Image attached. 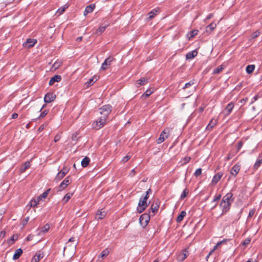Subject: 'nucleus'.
<instances>
[{
  "label": "nucleus",
  "instance_id": "48",
  "mask_svg": "<svg viewBox=\"0 0 262 262\" xmlns=\"http://www.w3.org/2000/svg\"><path fill=\"white\" fill-rule=\"evenodd\" d=\"M30 166V163L29 161L26 162L24 164V169L23 170V171H25L27 169L29 168Z\"/></svg>",
  "mask_w": 262,
  "mask_h": 262
},
{
  "label": "nucleus",
  "instance_id": "18",
  "mask_svg": "<svg viewBox=\"0 0 262 262\" xmlns=\"http://www.w3.org/2000/svg\"><path fill=\"white\" fill-rule=\"evenodd\" d=\"M198 55V52L196 50H194L191 52H188L186 55V59H191L195 57H196Z\"/></svg>",
  "mask_w": 262,
  "mask_h": 262
},
{
  "label": "nucleus",
  "instance_id": "21",
  "mask_svg": "<svg viewBox=\"0 0 262 262\" xmlns=\"http://www.w3.org/2000/svg\"><path fill=\"white\" fill-rule=\"evenodd\" d=\"M23 252V250L21 248L17 249L15 250L14 254L13 256L14 260L18 259Z\"/></svg>",
  "mask_w": 262,
  "mask_h": 262
},
{
  "label": "nucleus",
  "instance_id": "23",
  "mask_svg": "<svg viewBox=\"0 0 262 262\" xmlns=\"http://www.w3.org/2000/svg\"><path fill=\"white\" fill-rule=\"evenodd\" d=\"M90 162V159L88 157H84L81 161V166L86 167Z\"/></svg>",
  "mask_w": 262,
  "mask_h": 262
},
{
  "label": "nucleus",
  "instance_id": "34",
  "mask_svg": "<svg viewBox=\"0 0 262 262\" xmlns=\"http://www.w3.org/2000/svg\"><path fill=\"white\" fill-rule=\"evenodd\" d=\"M188 193H189V190L187 188H185L183 190V191L182 192V193L180 196L181 200H183L187 196V195Z\"/></svg>",
  "mask_w": 262,
  "mask_h": 262
},
{
  "label": "nucleus",
  "instance_id": "27",
  "mask_svg": "<svg viewBox=\"0 0 262 262\" xmlns=\"http://www.w3.org/2000/svg\"><path fill=\"white\" fill-rule=\"evenodd\" d=\"M157 12H158V11L157 10L153 9L152 10H151V11H150L148 13V18L149 19H152V18H154L155 17V16H156L157 15Z\"/></svg>",
  "mask_w": 262,
  "mask_h": 262
},
{
  "label": "nucleus",
  "instance_id": "32",
  "mask_svg": "<svg viewBox=\"0 0 262 262\" xmlns=\"http://www.w3.org/2000/svg\"><path fill=\"white\" fill-rule=\"evenodd\" d=\"M223 69L224 68L222 66H219V67H217L216 69H215L213 70V74H219L223 71Z\"/></svg>",
  "mask_w": 262,
  "mask_h": 262
},
{
  "label": "nucleus",
  "instance_id": "51",
  "mask_svg": "<svg viewBox=\"0 0 262 262\" xmlns=\"http://www.w3.org/2000/svg\"><path fill=\"white\" fill-rule=\"evenodd\" d=\"M48 112H49L48 110L43 111L41 113V114H40L38 118H41L44 117L45 116H46L47 115Z\"/></svg>",
  "mask_w": 262,
  "mask_h": 262
},
{
  "label": "nucleus",
  "instance_id": "43",
  "mask_svg": "<svg viewBox=\"0 0 262 262\" xmlns=\"http://www.w3.org/2000/svg\"><path fill=\"white\" fill-rule=\"evenodd\" d=\"M50 191V189H49L45 191L44 192H43L40 195L41 198L42 199H45L47 195H48L49 191Z\"/></svg>",
  "mask_w": 262,
  "mask_h": 262
},
{
  "label": "nucleus",
  "instance_id": "40",
  "mask_svg": "<svg viewBox=\"0 0 262 262\" xmlns=\"http://www.w3.org/2000/svg\"><path fill=\"white\" fill-rule=\"evenodd\" d=\"M261 163H262V159L256 161L253 166V168L255 169H257L260 166Z\"/></svg>",
  "mask_w": 262,
  "mask_h": 262
},
{
  "label": "nucleus",
  "instance_id": "52",
  "mask_svg": "<svg viewBox=\"0 0 262 262\" xmlns=\"http://www.w3.org/2000/svg\"><path fill=\"white\" fill-rule=\"evenodd\" d=\"M191 159V158L190 157H186L183 159V164H186L187 163H188Z\"/></svg>",
  "mask_w": 262,
  "mask_h": 262
},
{
  "label": "nucleus",
  "instance_id": "64",
  "mask_svg": "<svg viewBox=\"0 0 262 262\" xmlns=\"http://www.w3.org/2000/svg\"><path fill=\"white\" fill-rule=\"evenodd\" d=\"M17 117H18V114L16 113H14L12 115V118H13V119L17 118Z\"/></svg>",
  "mask_w": 262,
  "mask_h": 262
},
{
  "label": "nucleus",
  "instance_id": "49",
  "mask_svg": "<svg viewBox=\"0 0 262 262\" xmlns=\"http://www.w3.org/2000/svg\"><path fill=\"white\" fill-rule=\"evenodd\" d=\"M260 32L258 30L254 32L251 35L252 38H255L260 35Z\"/></svg>",
  "mask_w": 262,
  "mask_h": 262
},
{
  "label": "nucleus",
  "instance_id": "50",
  "mask_svg": "<svg viewBox=\"0 0 262 262\" xmlns=\"http://www.w3.org/2000/svg\"><path fill=\"white\" fill-rule=\"evenodd\" d=\"M255 212V210L254 209H252L250 210V211L249 212L248 218L249 219L250 217H252L253 216Z\"/></svg>",
  "mask_w": 262,
  "mask_h": 262
},
{
  "label": "nucleus",
  "instance_id": "22",
  "mask_svg": "<svg viewBox=\"0 0 262 262\" xmlns=\"http://www.w3.org/2000/svg\"><path fill=\"white\" fill-rule=\"evenodd\" d=\"M216 124V120H213L211 119L209 124L206 126V129L208 130H211L212 128Z\"/></svg>",
  "mask_w": 262,
  "mask_h": 262
},
{
  "label": "nucleus",
  "instance_id": "19",
  "mask_svg": "<svg viewBox=\"0 0 262 262\" xmlns=\"http://www.w3.org/2000/svg\"><path fill=\"white\" fill-rule=\"evenodd\" d=\"M216 27V24L214 22L208 25L206 28V32L210 33Z\"/></svg>",
  "mask_w": 262,
  "mask_h": 262
},
{
  "label": "nucleus",
  "instance_id": "47",
  "mask_svg": "<svg viewBox=\"0 0 262 262\" xmlns=\"http://www.w3.org/2000/svg\"><path fill=\"white\" fill-rule=\"evenodd\" d=\"M198 31L197 30H194L190 31L189 33V34L190 35V37H193L198 34Z\"/></svg>",
  "mask_w": 262,
  "mask_h": 262
},
{
  "label": "nucleus",
  "instance_id": "6",
  "mask_svg": "<svg viewBox=\"0 0 262 262\" xmlns=\"http://www.w3.org/2000/svg\"><path fill=\"white\" fill-rule=\"evenodd\" d=\"M220 207L222 209V213L221 215H224L228 212L230 209L231 206V204H230V203H225L224 202L221 201L220 203Z\"/></svg>",
  "mask_w": 262,
  "mask_h": 262
},
{
  "label": "nucleus",
  "instance_id": "35",
  "mask_svg": "<svg viewBox=\"0 0 262 262\" xmlns=\"http://www.w3.org/2000/svg\"><path fill=\"white\" fill-rule=\"evenodd\" d=\"M49 228H50L49 225L46 224L41 228V229L39 232V233L41 232L45 233V232H47L49 230Z\"/></svg>",
  "mask_w": 262,
  "mask_h": 262
},
{
  "label": "nucleus",
  "instance_id": "42",
  "mask_svg": "<svg viewBox=\"0 0 262 262\" xmlns=\"http://www.w3.org/2000/svg\"><path fill=\"white\" fill-rule=\"evenodd\" d=\"M243 145V143L242 141H239V142H238L237 145V150L235 151V153L238 152L240 150Z\"/></svg>",
  "mask_w": 262,
  "mask_h": 262
},
{
  "label": "nucleus",
  "instance_id": "37",
  "mask_svg": "<svg viewBox=\"0 0 262 262\" xmlns=\"http://www.w3.org/2000/svg\"><path fill=\"white\" fill-rule=\"evenodd\" d=\"M61 65V61H56V62H55L54 63L52 68H53L55 70L57 69L59 67H60Z\"/></svg>",
  "mask_w": 262,
  "mask_h": 262
},
{
  "label": "nucleus",
  "instance_id": "38",
  "mask_svg": "<svg viewBox=\"0 0 262 262\" xmlns=\"http://www.w3.org/2000/svg\"><path fill=\"white\" fill-rule=\"evenodd\" d=\"M152 93L153 92L151 91L150 89H148L144 93V94L142 95V96L145 97H148L150 95H151Z\"/></svg>",
  "mask_w": 262,
  "mask_h": 262
},
{
  "label": "nucleus",
  "instance_id": "46",
  "mask_svg": "<svg viewBox=\"0 0 262 262\" xmlns=\"http://www.w3.org/2000/svg\"><path fill=\"white\" fill-rule=\"evenodd\" d=\"M193 80L190 81L189 82L186 83L184 86L183 87V89H185V88H189L190 86L194 84Z\"/></svg>",
  "mask_w": 262,
  "mask_h": 262
},
{
  "label": "nucleus",
  "instance_id": "36",
  "mask_svg": "<svg viewBox=\"0 0 262 262\" xmlns=\"http://www.w3.org/2000/svg\"><path fill=\"white\" fill-rule=\"evenodd\" d=\"M109 254V251L107 249H105V250H103L101 253H100L99 256L101 257H104L105 256H106Z\"/></svg>",
  "mask_w": 262,
  "mask_h": 262
},
{
  "label": "nucleus",
  "instance_id": "7",
  "mask_svg": "<svg viewBox=\"0 0 262 262\" xmlns=\"http://www.w3.org/2000/svg\"><path fill=\"white\" fill-rule=\"evenodd\" d=\"M234 106V103L231 102L229 103L226 108L223 111V113L224 114L225 116H229L231 113L232 112Z\"/></svg>",
  "mask_w": 262,
  "mask_h": 262
},
{
  "label": "nucleus",
  "instance_id": "28",
  "mask_svg": "<svg viewBox=\"0 0 262 262\" xmlns=\"http://www.w3.org/2000/svg\"><path fill=\"white\" fill-rule=\"evenodd\" d=\"M255 69V66L254 65H248L247 66L246 71L248 74H250L253 72Z\"/></svg>",
  "mask_w": 262,
  "mask_h": 262
},
{
  "label": "nucleus",
  "instance_id": "58",
  "mask_svg": "<svg viewBox=\"0 0 262 262\" xmlns=\"http://www.w3.org/2000/svg\"><path fill=\"white\" fill-rule=\"evenodd\" d=\"M5 235H6L5 231L3 230V231H0V238L4 237L5 236Z\"/></svg>",
  "mask_w": 262,
  "mask_h": 262
},
{
  "label": "nucleus",
  "instance_id": "13",
  "mask_svg": "<svg viewBox=\"0 0 262 262\" xmlns=\"http://www.w3.org/2000/svg\"><path fill=\"white\" fill-rule=\"evenodd\" d=\"M36 42V40L29 38L28 39L25 43H24L23 46L26 48H30L32 47Z\"/></svg>",
  "mask_w": 262,
  "mask_h": 262
},
{
  "label": "nucleus",
  "instance_id": "11",
  "mask_svg": "<svg viewBox=\"0 0 262 262\" xmlns=\"http://www.w3.org/2000/svg\"><path fill=\"white\" fill-rule=\"evenodd\" d=\"M68 170L66 167H63L56 175L55 180L56 181L61 180L67 173Z\"/></svg>",
  "mask_w": 262,
  "mask_h": 262
},
{
  "label": "nucleus",
  "instance_id": "41",
  "mask_svg": "<svg viewBox=\"0 0 262 262\" xmlns=\"http://www.w3.org/2000/svg\"><path fill=\"white\" fill-rule=\"evenodd\" d=\"M97 80V78L96 76H94L92 78H91L89 81L87 82L88 83V85H92L93 83Z\"/></svg>",
  "mask_w": 262,
  "mask_h": 262
},
{
  "label": "nucleus",
  "instance_id": "1",
  "mask_svg": "<svg viewBox=\"0 0 262 262\" xmlns=\"http://www.w3.org/2000/svg\"><path fill=\"white\" fill-rule=\"evenodd\" d=\"M107 119V117L103 116L99 117L97 120L93 123V128L98 130L102 128L106 124Z\"/></svg>",
  "mask_w": 262,
  "mask_h": 262
},
{
  "label": "nucleus",
  "instance_id": "20",
  "mask_svg": "<svg viewBox=\"0 0 262 262\" xmlns=\"http://www.w3.org/2000/svg\"><path fill=\"white\" fill-rule=\"evenodd\" d=\"M108 24H105L104 25H101L96 31V34L99 35L103 33L106 28L108 27Z\"/></svg>",
  "mask_w": 262,
  "mask_h": 262
},
{
  "label": "nucleus",
  "instance_id": "9",
  "mask_svg": "<svg viewBox=\"0 0 262 262\" xmlns=\"http://www.w3.org/2000/svg\"><path fill=\"white\" fill-rule=\"evenodd\" d=\"M234 199L233 197V194L231 192H229L223 196L221 201L227 203H230V204H232V203L234 202Z\"/></svg>",
  "mask_w": 262,
  "mask_h": 262
},
{
  "label": "nucleus",
  "instance_id": "17",
  "mask_svg": "<svg viewBox=\"0 0 262 262\" xmlns=\"http://www.w3.org/2000/svg\"><path fill=\"white\" fill-rule=\"evenodd\" d=\"M61 80V76L60 75H55L53 77H52L49 83V85H52L55 82H59Z\"/></svg>",
  "mask_w": 262,
  "mask_h": 262
},
{
  "label": "nucleus",
  "instance_id": "8",
  "mask_svg": "<svg viewBox=\"0 0 262 262\" xmlns=\"http://www.w3.org/2000/svg\"><path fill=\"white\" fill-rule=\"evenodd\" d=\"M71 180L69 177L66 178L59 186V191H62L70 183Z\"/></svg>",
  "mask_w": 262,
  "mask_h": 262
},
{
  "label": "nucleus",
  "instance_id": "2",
  "mask_svg": "<svg viewBox=\"0 0 262 262\" xmlns=\"http://www.w3.org/2000/svg\"><path fill=\"white\" fill-rule=\"evenodd\" d=\"M148 198V196H144V197L141 198L138 203V206L139 208L137 209V211L139 213L143 212L146 208L147 206L146 202Z\"/></svg>",
  "mask_w": 262,
  "mask_h": 262
},
{
  "label": "nucleus",
  "instance_id": "5",
  "mask_svg": "<svg viewBox=\"0 0 262 262\" xmlns=\"http://www.w3.org/2000/svg\"><path fill=\"white\" fill-rule=\"evenodd\" d=\"M112 106L111 105H103L100 108V114L105 116L108 117V115L110 114L112 111Z\"/></svg>",
  "mask_w": 262,
  "mask_h": 262
},
{
  "label": "nucleus",
  "instance_id": "16",
  "mask_svg": "<svg viewBox=\"0 0 262 262\" xmlns=\"http://www.w3.org/2000/svg\"><path fill=\"white\" fill-rule=\"evenodd\" d=\"M240 170V166L235 164L234 165L230 170V173L235 177L238 173Z\"/></svg>",
  "mask_w": 262,
  "mask_h": 262
},
{
  "label": "nucleus",
  "instance_id": "12",
  "mask_svg": "<svg viewBox=\"0 0 262 262\" xmlns=\"http://www.w3.org/2000/svg\"><path fill=\"white\" fill-rule=\"evenodd\" d=\"M115 60V58H114L112 57H108L107 58L105 61L102 63L101 69L102 70H105L106 69V66L110 65L111 62Z\"/></svg>",
  "mask_w": 262,
  "mask_h": 262
},
{
  "label": "nucleus",
  "instance_id": "25",
  "mask_svg": "<svg viewBox=\"0 0 262 262\" xmlns=\"http://www.w3.org/2000/svg\"><path fill=\"white\" fill-rule=\"evenodd\" d=\"M148 78L143 77L138 80L137 82H138V84L141 86L146 84L148 82Z\"/></svg>",
  "mask_w": 262,
  "mask_h": 262
},
{
  "label": "nucleus",
  "instance_id": "62",
  "mask_svg": "<svg viewBox=\"0 0 262 262\" xmlns=\"http://www.w3.org/2000/svg\"><path fill=\"white\" fill-rule=\"evenodd\" d=\"M42 198L39 195L38 196L36 199H34V200L36 201V202L38 204L39 201L41 200Z\"/></svg>",
  "mask_w": 262,
  "mask_h": 262
},
{
  "label": "nucleus",
  "instance_id": "53",
  "mask_svg": "<svg viewBox=\"0 0 262 262\" xmlns=\"http://www.w3.org/2000/svg\"><path fill=\"white\" fill-rule=\"evenodd\" d=\"M250 242H251V238H247L244 241V242L243 243V245L244 246H247L250 243Z\"/></svg>",
  "mask_w": 262,
  "mask_h": 262
},
{
  "label": "nucleus",
  "instance_id": "54",
  "mask_svg": "<svg viewBox=\"0 0 262 262\" xmlns=\"http://www.w3.org/2000/svg\"><path fill=\"white\" fill-rule=\"evenodd\" d=\"M224 242V241H220L219 242H218L213 247V248L212 249V251H215L217 248V247L220 246L222 243H223Z\"/></svg>",
  "mask_w": 262,
  "mask_h": 262
},
{
  "label": "nucleus",
  "instance_id": "60",
  "mask_svg": "<svg viewBox=\"0 0 262 262\" xmlns=\"http://www.w3.org/2000/svg\"><path fill=\"white\" fill-rule=\"evenodd\" d=\"M213 15L212 13H210L207 15V16L206 18V20H209L211 19L213 17Z\"/></svg>",
  "mask_w": 262,
  "mask_h": 262
},
{
  "label": "nucleus",
  "instance_id": "31",
  "mask_svg": "<svg viewBox=\"0 0 262 262\" xmlns=\"http://www.w3.org/2000/svg\"><path fill=\"white\" fill-rule=\"evenodd\" d=\"M159 208V206L158 205H157V204H152L151 205V210L152 212H153L154 214L158 211Z\"/></svg>",
  "mask_w": 262,
  "mask_h": 262
},
{
  "label": "nucleus",
  "instance_id": "57",
  "mask_svg": "<svg viewBox=\"0 0 262 262\" xmlns=\"http://www.w3.org/2000/svg\"><path fill=\"white\" fill-rule=\"evenodd\" d=\"M130 159V157L128 156H126L125 157H123V158L122 159V161L124 162V163H125L126 162H127L129 159Z\"/></svg>",
  "mask_w": 262,
  "mask_h": 262
},
{
  "label": "nucleus",
  "instance_id": "26",
  "mask_svg": "<svg viewBox=\"0 0 262 262\" xmlns=\"http://www.w3.org/2000/svg\"><path fill=\"white\" fill-rule=\"evenodd\" d=\"M186 215V212L185 211L181 212L180 214L178 215L177 219V221L178 223L181 222L184 219V216Z\"/></svg>",
  "mask_w": 262,
  "mask_h": 262
},
{
  "label": "nucleus",
  "instance_id": "14",
  "mask_svg": "<svg viewBox=\"0 0 262 262\" xmlns=\"http://www.w3.org/2000/svg\"><path fill=\"white\" fill-rule=\"evenodd\" d=\"M222 176L223 173L221 172H219L215 174L212 178L211 183L214 185L216 184L221 180Z\"/></svg>",
  "mask_w": 262,
  "mask_h": 262
},
{
  "label": "nucleus",
  "instance_id": "10",
  "mask_svg": "<svg viewBox=\"0 0 262 262\" xmlns=\"http://www.w3.org/2000/svg\"><path fill=\"white\" fill-rule=\"evenodd\" d=\"M56 98V95L53 93H48L44 97V101L49 103L53 102Z\"/></svg>",
  "mask_w": 262,
  "mask_h": 262
},
{
  "label": "nucleus",
  "instance_id": "15",
  "mask_svg": "<svg viewBox=\"0 0 262 262\" xmlns=\"http://www.w3.org/2000/svg\"><path fill=\"white\" fill-rule=\"evenodd\" d=\"M95 8V5L94 4H91L86 7L85 10L83 12L84 15H86L89 13H92Z\"/></svg>",
  "mask_w": 262,
  "mask_h": 262
},
{
  "label": "nucleus",
  "instance_id": "59",
  "mask_svg": "<svg viewBox=\"0 0 262 262\" xmlns=\"http://www.w3.org/2000/svg\"><path fill=\"white\" fill-rule=\"evenodd\" d=\"M60 139V137L59 135H56L54 138V142H56L58 141Z\"/></svg>",
  "mask_w": 262,
  "mask_h": 262
},
{
  "label": "nucleus",
  "instance_id": "39",
  "mask_svg": "<svg viewBox=\"0 0 262 262\" xmlns=\"http://www.w3.org/2000/svg\"><path fill=\"white\" fill-rule=\"evenodd\" d=\"M235 151H231L230 152L227 156V157L226 158L225 160L226 161H229L230 159H231L232 158H233L234 155L236 154Z\"/></svg>",
  "mask_w": 262,
  "mask_h": 262
},
{
  "label": "nucleus",
  "instance_id": "56",
  "mask_svg": "<svg viewBox=\"0 0 262 262\" xmlns=\"http://www.w3.org/2000/svg\"><path fill=\"white\" fill-rule=\"evenodd\" d=\"M258 96L257 95H255L254 96L252 100H251V102L250 103V104H252L253 103H254L255 101H256L257 99H258Z\"/></svg>",
  "mask_w": 262,
  "mask_h": 262
},
{
  "label": "nucleus",
  "instance_id": "4",
  "mask_svg": "<svg viewBox=\"0 0 262 262\" xmlns=\"http://www.w3.org/2000/svg\"><path fill=\"white\" fill-rule=\"evenodd\" d=\"M149 220L150 216L146 213L142 214L139 218V222L143 228H145L147 225Z\"/></svg>",
  "mask_w": 262,
  "mask_h": 262
},
{
  "label": "nucleus",
  "instance_id": "29",
  "mask_svg": "<svg viewBox=\"0 0 262 262\" xmlns=\"http://www.w3.org/2000/svg\"><path fill=\"white\" fill-rule=\"evenodd\" d=\"M73 195V193H67L64 198H63V202L64 203H66L68 202V201L71 199L72 196Z\"/></svg>",
  "mask_w": 262,
  "mask_h": 262
},
{
  "label": "nucleus",
  "instance_id": "44",
  "mask_svg": "<svg viewBox=\"0 0 262 262\" xmlns=\"http://www.w3.org/2000/svg\"><path fill=\"white\" fill-rule=\"evenodd\" d=\"M202 173V169L201 168H198L197 169H196V170L195 171L194 173V175L196 177H198V176H200Z\"/></svg>",
  "mask_w": 262,
  "mask_h": 262
},
{
  "label": "nucleus",
  "instance_id": "55",
  "mask_svg": "<svg viewBox=\"0 0 262 262\" xmlns=\"http://www.w3.org/2000/svg\"><path fill=\"white\" fill-rule=\"evenodd\" d=\"M221 198V194H219L214 196V199L212 200V202H215L218 200H219Z\"/></svg>",
  "mask_w": 262,
  "mask_h": 262
},
{
  "label": "nucleus",
  "instance_id": "45",
  "mask_svg": "<svg viewBox=\"0 0 262 262\" xmlns=\"http://www.w3.org/2000/svg\"><path fill=\"white\" fill-rule=\"evenodd\" d=\"M67 7H60V8L58 9V10L57 11L56 13H58L59 15H60L62 13H63L64 11H65V10L66 9Z\"/></svg>",
  "mask_w": 262,
  "mask_h": 262
},
{
  "label": "nucleus",
  "instance_id": "24",
  "mask_svg": "<svg viewBox=\"0 0 262 262\" xmlns=\"http://www.w3.org/2000/svg\"><path fill=\"white\" fill-rule=\"evenodd\" d=\"M42 257L43 255L41 254H36L32 258L31 262H39Z\"/></svg>",
  "mask_w": 262,
  "mask_h": 262
},
{
  "label": "nucleus",
  "instance_id": "30",
  "mask_svg": "<svg viewBox=\"0 0 262 262\" xmlns=\"http://www.w3.org/2000/svg\"><path fill=\"white\" fill-rule=\"evenodd\" d=\"M96 215L99 216L98 220H101L105 216V213L104 211H102L101 210H100L97 211Z\"/></svg>",
  "mask_w": 262,
  "mask_h": 262
},
{
  "label": "nucleus",
  "instance_id": "33",
  "mask_svg": "<svg viewBox=\"0 0 262 262\" xmlns=\"http://www.w3.org/2000/svg\"><path fill=\"white\" fill-rule=\"evenodd\" d=\"M38 203L36 202V201L34 199H32L28 204V206H29V208L35 207L37 206Z\"/></svg>",
  "mask_w": 262,
  "mask_h": 262
},
{
  "label": "nucleus",
  "instance_id": "3",
  "mask_svg": "<svg viewBox=\"0 0 262 262\" xmlns=\"http://www.w3.org/2000/svg\"><path fill=\"white\" fill-rule=\"evenodd\" d=\"M170 135V129L168 128L164 129L160 134V137L157 140L158 144H161L164 141V140L168 138Z\"/></svg>",
  "mask_w": 262,
  "mask_h": 262
},
{
  "label": "nucleus",
  "instance_id": "61",
  "mask_svg": "<svg viewBox=\"0 0 262 262\" xmlns=\"http://www.w3.org/2000/svg\"><path fill=\"white\" fill-rule=\"evenodd\" d=\"M44 127H45V125L43 124H42L38 128V132H41L42 131L43 129H44Z\"/></svg>",
  "mask_w": 262,
  "mask_h": 262
},
{
  "label": "nucleus",
  "instance_id": "63",
  "mask_svg": "<svg viewBox=\"0 0 262 262\" xmlns=\"http://www.w3.org/2000/svg\"><path fill=\"white\" fill-rule=\"evenodd\" d=\"M151 193V189H148L146 192V195L145 196H148V195L149 194Z\"/></svg>",
  "mask_w": 262,
  "mask_h": 262
}]
</instances>
